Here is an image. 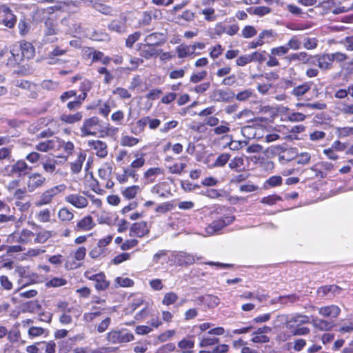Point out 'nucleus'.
<instances>
[{"instance_id": "obj_1", "label": "nucleus", "mask_w": 353, "mask_h": 353, "mask_svg": "<svg viewBox=\"0 0 353 353\" xmlns=\"http://www.w3.org/2000/svg\"><path fill=\"white\" fill-rule=\"evenodd\" d=\"M66 189L64 184H59L52 186L44 190L39 196V199L35 202L37 207L47 205L57 201Z\"/></svg>"}, {"instance_id": "obj_2", "label": "nucleus", "mask_w": 353, "mask_h": 353, "mask_svg": "<svg viewBox=\"0 0 353 353\" xmlns=\"http://www.w3.org/2000/svg\"><path fill=\"white\" fill-rule=\"evenodd\" d=\"M17 60L30 59L34 57L35 50L33 45L26 41H21L13 45Z\"/></svg>"}, {"instance_id": "obj_3", "label": "nucleus", "mask_w": 353, "mask_h": 353, "mask_svg": "<svg viewBox=\"0 0 353 353\" xmlns=\"http://www.w3.org/2000/svg\"><path fill=\"white\" fill-rule=\"evenodd\" d=\"M30 170H32V168L28 166L25 161L19 160L13 164L5 166L3 173L4 175L8 176L17 175L18 176H21L26 174Z\"/></svg>"}, {"instance_id": "obj_4", "label": "nucleus", "mask_w": 353, "mask_h": 353, "mask_svg": "<svg viewBox=\"0 0 353 353\" xmlns=\"http://www.w3.org/2000/svg\"><path fill=\"white\" fill-rule=\"evenodd\" d=\"M277 318L285 319L286 327L290 330L295 329L299 327H302L303 325L308 324L310 323V316L299 313L292 314L288 319L287 317L283 315L278 316Z\"/></svg>"}, {"instance_id": "obj_5", "label": "nucleus", "mask_w": 353, "mask_h": 353, "mask_svg": "<svg viewBox=\"0 0 353 353\" xmlns=\"http://www.w3.org/2000/svg\"><path fill=\"white\" fill-rule=\"evenodd\" d=\"M99 118L92 117L84 120L82 126L80 128L81 136L88 137L90 135H96L99 125Z\"/></svg>"}, {"instance_id": "obj_6", "label": "nucleus", "mask_w": 353, "mask_h": 353, "mask_svg": "<svg viewBox=\"0 0 353 353\" xmlns=\"http://www.w3.org/2000/svg\"><path fill=\"white\" fill-rule=\"evenodd\" d=\"M46 183V178L39 172L31 174L27 180V190L33 192L36 190L43 187Z\"/></svg>"}, {"instance_id": "obj_7", "label": "nucleus", "mask_w": 353, "mask_h": 353, "mask_svg": "<svg viewBox=\"0 0 353 353\" xmlns=\"http://www.w3.org/2000/svg\"><path fill=\"white\" fill-rule=\"evenodd\" d=\"M134 339L132 333L112 330L107 335V340L112 343H128Z\"/></svg>"}, {"instance_id": "obj_8", "label": "nucleus", "mask_w": 353, "mask_h": 353, "mask_svg": "<svg viewBox=\"0 0 353 353\" xmlns=\"http://www.w3.org/2000/svg\"><path fill=\"white\" fill-rule=\"evenodd\" d=\"M234 220V216L232 215L225 216L223 219L215 220L206 228V232L209 235H212L221 230L225 226L232 223Z\"/></svg>"}, {"instance_id": "obj_9", "label": "nucleus", "mask_w": 353, "mask_h": 353, "mask_svg": "<svg viewBox=\"0 0 353 353\" xmlns=\"http://www.w3.org/2000/svg\"><path fill=\"white\" fill-rule=\"evenodd\" d=\"M137 46L139 51V55L145 59H150L154 57H157L162 52V50L157 49L155 46L147 43H139Z\"/></svg>"}, {"instance_id": "obj_10", "label": "nucleus", "mask_w": 353, "mask_h": 353, "mask_svg": "<svg viewBox=\"0 0 353 353\" xmlns=\"http://www.w3.org/2000/svg\"><path fill=\"white\" fill-rule=\"evenodd\" d=\"M172 256L174 263L179 265H191L195 262L196 259H200V257H196V256L185 252H175Z\"/></svg>"}, {"instance_id": "obj_11", "label": "nucleus", "mask_w": 353, "mask_h": 353, "mask_svg": "<svg viewBox=\"0 0 353 353\" xmlns=\"http://www.w3.org/2000/svg\"><path fill=\"white\" fill-rule=\"evenodd\" d=\"M150 230L148 227L147 222L140 221L134 223L130 227V236L141 238L148 234Z\"/></svg>"}, {"instance_id": "obj_12", "label": "nucleus", "mask_w": 353, "mask_h": 353, "mask_svg": "<svg viewBox=\"0 0 353 353\" xmlns=\"http://www.w3.org/2000/svg\"><path fill=\"white\" fill-rule=\"evenodd\" d=\"M90 149L95 151V154L100 158H105L108 155L107 144L100 140H91L88 142Z\"/></svg>"}, {"instance_id": "obj_13", "label": "nucleus", "mask_w": 353, "mask_h": 353, "mask_svg": "<svg viewBox=\"0 0 353 353\" xmlns=\"http://www.w3.org/2000/svg\"><path fill=\"white\" fill-rule=\"evenodd\" d=\"M65 200L66 202L72 205L77 208H83L88 205V199L78 194H71L65 196Z\"/></svg>"}, {"instance_id": "obj_14", "label": "nucleus", "mask_w": 353, "mask_h": 353, "mask_svg": "<svg viewBox=\"0 0 353 353\" xmlns=\"http://www.w3.org/2000/svg\"><path fill=\"white\" fill-rule=\"evenodd\" d=\"M45 26H46V30H45V32H44L45 42L52 43V42H54L55 41H57V39L54 36L57 34V31L56 28H54L52 20L51 19L48 18L45 21Z\"/></svg>"}, {"instance_id": "obj_15", "label": "nucleus", "mask_w": 353, "mask_h": 353, "mask_svg": "<svg viewBox=\"0 0 353 353\" xmlns=\"http://www.w3.org/2000/svg\"><path fill=\"white\" fill-rule=\"evenodd\" d=\"M319 314L327 318H336L341 313V309L335 305L323 306L318 309Z\"/></svg>"}, {"instance_id": "obj_16", "label": "nucleus", "mask_w": 353, "mask_h": 353, "mask_svg": "<svg viewBox=\"0 0 353 353\" xmlns=\"http://www.w3.org/2000/svg\"><path fill=\"white\" fill-rule=\"evenodd\" d=\"M95 226V223L91 216H86L81 219L74 227L76 231H88Z\"/></svg>"}, {"instance_id": "obj_17", "label": "nucleus", "mask_w": 353, "mask_h": 353, "mask_svg": "<svg viewBox=\"0 0 353 353\" xmlns=\"http://www.w3.org/2000/svg\"><path fill=\"white\" fill-rule=\"evenodd\" d=\"M108 28L110 31L116 32L121 34L126 32V23L124 19H115L112 21L108 26Z\"/></svg>"}, {"instance_id": "obj_18", "label": "nucleus", "mask_w": 353, "mask_h": 353, "mask_svg": "<svg viewBox=\"0 0 353 353\" xmlns=\"http://www.w3.org/2000/svg\"><path fill=\"white\" fill-rule=\"evenodd\" d=\"M57 161L54 159L48 158L41 162L43 171L48 174L53 175L57 174L59 170H57Z\"/></svg>"}, {"instance_id": "obj_19", "label": "nucleus", "mask_w": 353, "mask_h": 353, "mask_svg": "<svg viewBox=\"0 0 353 353\" xmlns=\"http://www.w3.org/2000/svg\"><path fill=\"white\" fill-rule=\"evenodd\" d=\"M342 291L341 288L335 285H324L319 288L317 290L318 294L321 296H327L331 294L332 296L339 294Z\"/></svg>"}, {"instance_id": "obj_20", "label": "nucleus", "mask_w": 353, "mask_h": 353, "mask_svg": "<svg viewBox=\"0 0 353 353\" xmlns=\"http://www.w3.org/2000/svg\"><path fill=\"white\" fill-rule=\"evenodd\" d=\"M144 41L145 43L155 47L157 46H160L165 42L163 34L159 32H154L148 34L145 38Z\"/></svg>"}, {"instance_id": "obj_21", "label": "nucleus", "mask_w": 353, "mask_h": 353, "mask_svg": "<svg viewBox=\"0 0 353 353\" xmlns=\"http://www.w3.org/2000/svg\"><path fill=\"white\" fill-rule=\"evenodd\" d=\"M319 64L318 67L322 70H327L332 67V57L330 54H324L319 55Z\"/></svg>"}, {"instance_id": "obj_22", "label": "nucleus", "mask_w": 353, "mask_h": 353, "mask_svg": "<svg viewBox=\"0 0 353 353\" xmlns=\"http://www.w3.org/2000/svg\"><path fill=\"white\" fill-rule=\"evenodd\" d=\"M86 159V154L81 152L75 161L70 163V170L72 174H78L82 169L83 162Z\"/></svg>"}, {"instance_id": "obj_23", "label": "nucleus", "mask_w": 353, "mask_h": 353, "mask_svg": "<svg viewBox=\"0 0 353 353\" xmlns=\"http://www.w3.org/2000/svg\"><path fill=\"white\" fill-rule=\"evenodd\" d=\"M312 324L314 327L321 331L330 330L334 325L332 321H329L321 319H313Z\"/></svg>"}, {"instance_id": "obj_24", "label": "nucleus", "mask_w": 353, "mask_h": 353, "mask_svg": "<svg viewBox=\"0 0 353 353\" xmlns=\"http://www.w3.org/2000/svg\"><path fill=\"white\" fill-rule=\"evenodd\" d=\"M15 54L16 53L14 52V46H12L9 52H1L0 57H7L8 61L6 62V65L10 67H14L22 61L21 60H17V57H15Z\"/></svg>"}, {"instance_id": "obj_25", "label": "nucleus", "mask_w": 353, "mask_h": 353, "mask_svg": "<svg viewBox=\"0 0 353 353\" xmlns=\"http://www.w3.org/2000/svg\"><path fill=\"white\" fill-rule=\"evenodd\" d=\"M234 97V93L232 91L217 90L214 92V99L219 102H229Z\"/></svg>"}, {"instance_id": "obj_26", "label": "nucleus", "mask_w": 353, "mask_h": 353, "mask_svg": "<svg viewBox=\"0 0 353 353\" xmlns=\"http://www.w3.org/2000/svg\"><path fill=\"white\" fill-rule=\"evenodd\" d=\"M3 23L9 28L14 27L17 23V17L12 13V10L8 8V10L2 14Z\"/></svg>"}, {"instance_id": "obj_27", "label": "nucleus", "mask_w": 353, "mask_h": 353, "mask_svg": "<svg viewBox=\"0 0 353 353\" xmlns=\"http://www.w3.org/2000/svg\"><path fill=\"white\" fill-rule=\"evenodd\" d=\"M311 88V85L309 83H304L303 84L294 86L290 94L295 97L299 99L307 93Z\"/></svg>"}, {"instance_id": "obj_28", "label": "nucleus", "mask_w": 353, "mask_h": 353, "mask_svg": "<svg viewBox=\"0 0 353 353\" xmlns=\"http://www.w3.org/2000/svg\"><path fill=\"white\" fill-rule=\"evenodd\" d=\"M82 117V113L80 112H77L74 114H63L61 115L60 119L61 121L64 123L72 124L81 121Z\"/></svg>"}, {"instance_id": "obj_29", "label": "nucleus", "mask_w": 353, "mask_h": 353, "mask_svg": "<svg viewBox=\"0 0 353 353\" xmlns=\"http://www.w3.org/2000/svg\"><path fill=\"white\" fill-rule=\"evenodd\" d=\"M34 236L35 235L34 232L32 231L29 230H23L19 234L17 241L21 243L27 244L32 242V240L34 239Z\"/></svg>"}, {"instance_id": "obj_30", "label": "nucleus", "mask_w": 353, "mask_h": 353, "mask_svg": "<svg viewBox=\"0 0 353 353\" xmlns=\"http://www.w3.org/2000/svg\"><path fill=\"white\" fill-rule=\"evenodd\" d=\"M92 8L105 15L111 14L112 12V9L110 6L103 3L100 1H95L94 3H92Z\"/></svg>"}, {"instance_id": "obj_31", "label": "nucleus", "mask_w": 353, "mask_h": 353, "mask_svg": "<svg viewBox=\"0 0 353 353\" xmlns=\"http://www.w3.org/2000/svg\"><path fill=\"white\" fill-rule=\"evenodd\" d=\"M194 342L193 340L183 339L178 343V346L182 350V353H192L190 350L194 347Z\"/></svg>"}, {"instance_id": "obj_32", "label": "nucleus", "mask_w": 353, "mask_h": 353, "mask_svg": "<svg viewBox=\"0 0 353 353\" xmlns=\"http://www.w3.org/2000/svg\"><path fill=\"white\" fill-rule=\"evenodd\" d=\"M95 288L98 290H104L107 289L110 283L106 280L105 275L103 272L99 273L97 280H95Z\"/></svg>"}, {"instance_id": "obj_33", "label": "nucleus", "mask_w": 353, "mask_h": 353, "mask_svg": "<svg viewBox=\"0 0 353 353\" xmlns=\"http://www.w3.org/2000/svg\"><path fill=\"white\" fill-rule=\"evenodd\" d=\"M140 191L141 188L139 185H132L125 188L122 191V194L125 198L132 199H134Z\"/></svg>"}, {"instance_id": "obj_34", "label": "nucleus", "mask_w": 353, "mask_h": 353, "mask_svg": "<svg viewBox=\"0 0 353 353\" xmlns=\"http://www.w3.org/2000/svg\"><path fill=\"white\" fill-rule=\"evenodd\" d=\"M85 54L88 59H92V63L101 61L102 57L103 56V52L92 48H88L85 51Z\"/></svg>"}, {"instance_id": "obj_35", "label": "nucleus", "mask_w": 353, "mask_h": 353, "mask_svg": "<svg viewBox=\"0 0 353 353\" xmlns=\"http://www.w3.org/2000/svg\"><path fill=\"white\" fill-rule=\"evenodd\" d=\"M247 11L250 14L263 17L271 12V9L267 6H259L254 8H250L247 9Z\"/></svg>"}, {"instance_id": "obj_36", "label": "nucleus", "mask_w": 353, "mask_h": 353, "mask_svg": "<svg viewBox=\"0 0 353 353\" xmlns=\"http://www.w3.org/2000/svg\"><path fill=\"white\" fill-rule=\"evenodd\" d=\"M201 301L205 302L209 307H214L220 303V299L214 295L207 294L200 297Z\"/></svg>"}, {"instance_id": "obj_37", "label": "nucleus", "mask_w": 353, "mask_h": 353, "mask_svg": "<svg viewBox=\"0 0 353 353\" xmlns=\"http://www.w3.org/2000/svg\"><path fill=\"white\" fill-rule=\"evenodd\" d=\"M297 107H305L307 110H322L326 108V104L322 102H314V103H299L296 104Z\"/></svg>"}, {"instance_id": "obj_38", "label": "nucleus", "mask_w": 353, "mask_h": 353, "mask_svg": "<svg viewBox=\"0 0 353 353\" xmlns=\"http://www.w3.org/2000/svg\"><path fill=\"white\" fill-rule=\"evenodd\" d=\"M58 217L62 221H70L74 218L73 212L67 208H62L58 212Z\"/></svg>"}, {"instance_id": "obj_39", "label": "nucleus", "mask_w": 353, "mask_h": 353, "mask_svg": "<svg viewBox=\"0 0 353 353\" xmlns=\"http://www.w3.org/2000/svg\"><path fill=\"white\" fill-rule=\"evenodd\" d=\"M52 236V233L50 231L44 230L39 232L34 237V243H44Z\"/></svg>"}, {"instance_id": "obj_40", "label": "nucleus", "mask_w": 353, "mask_h": 353, "mask_svg": "<svg viewBox=\"0 0 353 353\" xmlns=\"http://www.w3.org/2000/svg\"><path fill=\"white\" fill-rule=\"evenodd\" d=\"M18 28L21 36L24 37L29 32L30 24L25 18H21L18 23Z\"/></svg>"}, {"instance_id": "obj_41", "label": "nucleus", "mask_w": 353, "mask_h": 353, "mask_svg": "<svg viewBox=\"0 0 353 353\" xmlns=\"http://www.w3.org/2000/svg\"><path fill=\"white\" fill-rule=\"evenodd\" d=\"M54 148V142L53 140H48L41 142L36 145V149L39 151L46 152Z\"/></svg>"}, {"instance_id": "obj_42", "label": "nucleus", "mask_w": 353, "mask_h": 353, "mask_svg": "<svg viewBox=\"0 0 353 353\" xmlns=\"http://www.w3.org/2000/svg\"><path fill=\"white\" fill-rule=\"evenodd\" d=\"M85 100V94H79L74 101H70L67 104V108L70 110H76L81 107L83 101Z\"/></svg>"}, {"instance_id": "obj_43", "label": "nucleus", "mask_w": 353, "mask_h": 353, "mask_svg": "<svg viewBox=\"0 0 353 353\" xmlns=\"http://www.w3.org/2000/svg\"><path fill=\"white\" fill-rule=\"evenodd\" d=\"M201 13L205 16V19L208 21H214L216 19L215 10L213 8L208 7L201 10Z\"/></svg>"}, {"instance_id": "obj_44", "label": "nucleus", "mask_w": 353, "mask_h": 353, "mask_svg": "<svg viewBox=\"0 0 353 353\" xmlns=\"http://www.w3.org/2000/svg\"><path fill=\"white\" fill-rule=\"evenodd\" d=\"M230 154L228 153H223L220 154L214 163V167H223L230 160Z\"/></svg>"}, {"instance_id": "obj_45", "label": "nucleus", "mask_w": 353, "mask_h": 353, "mask_svg": "<svg viewBox=\"0 0 353 353\" xmlns=\"http://www.w3.org/2000/svg\"><path fill=\"white\" fill-rule=\"evenodd\" d=\"M266 52L265 51H255L250 54L251 61L259 62V63H263L266 60Z\"/></svg>"}, {"instance_id": "obj_46", "label": "nucleus", "mask_w": 353, "mask_h": 353, "mask_svg": "<svg viewBox=\"0 0 353 353\" xmlns=\"http://www.w3.org/2000/svg\"><path fill=\"white\" fill-rule=\"evenodd\" d=\"M307 54V53H306L305 52H297V53H293V54H290L287 57V59L290 61H301L303 63H304L305 61H307V59H306Z\"/></svg>"}, {"instance_id": "obj_47", "label": "nucleus", "mask_w": 353, "mask_h": 353, "mask_svg": "<svg viewBox=\"0 0 353 353\" xmlns=\"http://www.w3.org/2000/svg\"><path fill=\"white\" fill-rule=\"evenodd\" d=\"M288 50L290 49H292L294 50H297L301 48V42L296 36H293L288 42L285 44Z\"/></svg>"}, {"instance_id": "obj_48", "label": "nucleus", "mask_w": 353, "mask_h": 353, "mask_svg": "<svg viewBox=\"0 0 353 353\" xmlns=\"http://www.w3.org/2000/svg\"><path fill=\"white\" fill-rule=\"evenodd\" d=\"M178 299V296L174 292H168L164 295L162 303L165 305H170L174 303Z\"/></svg>"}, {"instance_id": "obj_49", "label": "nucleus", "mask_w": 353, "mask_h": 353, "mask_svg": "<svg viewBox=\"0 0 353 353\" xmlns=\"http://www.w3.org/2000/svg\"><path fill=\"white\" fill-rule=\"evenodd\" d=\"M229 124L225 121H221V125L216 127L213 131L215 134L221 135L227 134L230 132Z\"/></svg>"}, {"instance_id": "obj_50", "label": "nucleus", "mask_w": 353, "mask_h": 353, "mask_svg": "<svg viewBox=\"0 0 353 353\" xmlns=\"http://www.w3.org/2000/svg\"><path fill=\"white\" fill-rule=\"evenodd\" d=\"M219 339L216 337H203L200 341L199 346L201 347L213 345L219 343Z\"/></svg>"}, {"instance_id": "obj_51", "label": "nucleus", "mask_w": 353, "mask_h": 353, "mask_svg": "<svg viewBox=\"0 0 353 353\" xmlns=\"http://www.w3.org/2000/svg\"><path fill=\"white\" fill-rule=\"evenodd\" d=\"M141 35V33L140 32H135L130 35H128V38L125 40V46L128 48H132L133 45L136 41H137L140 37Z\"/></svg>"}, {"instance_id": "obj_52", "label": "nucleus", "mask_w": 353, "mask_h": 353, "mask_svg": "<svg viewBox=\"0 0 353 353\" xmlns=\"http://www.w3.org/2000/svg\"><path fill=\"white\" fill-rule=\"evenodd\" d=\"M257 32L254 27L252 26H246L241 31V36L243 38H251L256 34Z\"/></svg>"}, {"instance_id": "obj_53", "label": "nucleus", "mask_w": 353, "mask_h": 353, "mask_svg": "<svg viewBox=\"0 0 353 353\" xmlns=\"http://www.w3.org/2000/svg\"><path fill=\"white\" fill-rule=\"evenodd\" d=\"M139 143L137 138L130 136H123L121 139V144L124 146L132 147Z\"/></svg>"}, {"instance_id": "obj_54", "label": "nucleus", "mask_w": 353, "mask_h": 353, "mask_svg": "<svg viewBox=\"0 0 353 353\" xmlns=\"http://www.w3.org/2000/svg\"><path fill=\"white\" fill-rule=\"evenodd\" d=\"M112 93L115 95H117L122 99H130L132 97L131 94L127 89L121 87H118L114 89L112 91Z\"/></svg>"}, {"instance_id": "obj_55", "label": "nucleus", "mask_w": 353, "mask_h": 353, "mask_svg": "<svg viewBox=\"0 0 353 353\" xmlns=\"http://www.w3.org/2000/svg\"><path fill=\"white\" fill-rule=\"evenodd\" d=\"M296 159V163L301 165H305L309 163L311 159V155L308 152H301L298 154L294 157Z\"/></svg>"}, {"instance_id": "obj_56", "label": "nucleus", "mask_w": 353, "mask_h": 353, "mask_svg": "<svg viewBox=\"0 0 353 353\" xmlns=\"http://www.w3.org/2000/svg\"><path fill=\"white\" fill-rule=\"evenodd\" d=\"M176 52L179 58H184L192 53L190 46L181 45L176 48Z\"/></svg>"}, {"instance_id": "obj_57", "label": "nucleus", "mask_w": 353, "mask_h": 353, "mask_svg": "<svg viewBox=\"0 0 353 353\" xmlns=\"http://www.w3.org/2000/svg\"><path fill=\"white\" fill-rule=\"evenodd\" d=\"M281 200L282 199L280 196L276 194H272L262 198L261 202L266 205H272L275 204L278 201Z\"/></svg>"}, {"instance_id": "obj_58", "label": "nucleus", "mask_w": 353, "mask_h": 353, "mask_svg": "<svg viewBox=\"0 0 353 353\" xmlns=\"http://www.w3.org/2000/svg\"><path fill=\"white\" fill-rule=\"evenodd\" d=\"M105 248H102L99 247L98 245L93 248L92 250L90 252L89 255L92 259H97L103 256H105Z\"/></svg>"}, {"instance_id": "obj_59", "label": "nucleus", "mask_w": 353, "mask_h": 353, "mask_svg": "<svg viewBox=\"0 0 353 353\" xmlns=\"http://www.w3.org/2000/svg\"><path fill=\"white\" fill-rule=\"evenodd\" d=\"M67 283L65 279L62 278L54 277L47 283L48 287L57 288L65 285Z\"/></svg>"}, {"instance_id": "obj_60", "label": "nucleus", "mask_w": 353, "mask_h": 353, "mask_svg": "<svg viewBox=\"0 0 353 353\" xmlns=\"http://www.w3.org/2000/svg\"><path fill=\"white\" fill-rule=\"evenodd\" d=\"M288 51L289 50H288L286 45L281 46L279 47L272 48L271 49V54L274 55V56L281 57L284 54H286L288 52Z\"/></svg>"}, {"instance_id": "obj_61", "label": "nucleus", "mask_w": 353, "mask_h": 353, "mask_svg": "<svg viewBox=\"0 0 353 353\" xmlns=\"http://www.w3.org/2000/svg\"><path fill=\"white\" fill-rule=\"evenodd\" d=\"M293 336H305L310 334V329L307 327L302 326L291 330Z\"/></svg>"}, {"instance_id": "obj_62", "label": "nucleus", "mask_w": 353, "mask_h": 353, "mask_svg": "<svg viewBox=\"0 0 353 353\" xmlns=\"http://www.w3.org/2000/svg\"><path fill=\"white\" fill-rule=\"evenodd\" d=\"M293 151L292 149L285 150L283 154H279V160L281 163H284L285 162H288L292 159H294V157L292 155L293 154Z\"/></svg>"}, {"instance_id": "obj_63", "label": "nucleus", "mask_w": 353, "mask_h": 353, "mask_svg": "<svg viewBox=\"0 0 353 353\" xmlns=\"http://www.w3.org/2000/svg\"><path fill=\"white\" fill-rule=\"evenodd\" d=\"M252 91L250 89L244 90L239 92L236 95V99L240 101H244L250 99L252 96Z\"/></svg>"}, {"instance_id": "obj_64", "label": "nucleus", "mask_w": 353, "mask_h": 353, "mask_svg": "<svg viewBox=\"0 0 353 353\" xmlns=\"http://www.w3.org/2000/svg\"><path fill=\"white\" fill-rule=\"evenodd\" d=\"M244 161L242 157H236L229 163V167L232 170L238 169L243 165Z\"/></svg>"}]
</instances>
